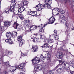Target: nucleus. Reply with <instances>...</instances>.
<instances>
[{
  "mask_svg": "<svg viewBox=\"0 0 74 74\" xmlns=\"http://www.w3.org/2000/svg\"><path fill=\"white\" fill-rule=\"evenodd\" d=\"M62 70V68L58 69L56 71V74H60V73H61V71Z\"/></svg>",
  "mask_w": 74,
  "mask_h": 74,
  "instance_id": "b1692460",
  "label": "nucleus"
},
{
  "mask_svg": "<svg viewBox=\"0 0 74 74\" xmlns=\"http://www.w3.org/2000/svg\"><path fill=\"white\" fill-rule=\"evenodd\" d=\"M49 42H51V43H53V40L52 39L49 38L48 40Z\"/></svg>",
  "mask_w": 74,
  "mask_h": 74,
  "instance_id": "2f4dec72",
  "label": "nucleus"
},
{
  "mask_svg": "<svg viewBox=\"0 0 74 74\" xmlns=\"http://www.w3.org/2000/svg\"><path fill=\"white\" fill-rule=\"evenodd\" d=\"M25 63H22L17 66V68L22 70L23 71H25V68H24Z\"/></svg>",
  "mask_w": 74,
  "mask_h": 74,
  "instance_id": "20e7f679",
  "label": "nucleus"
},
{
  "mask_svg": "<svg viewBox=\"0 0 74 74\" xmlns=\"http://www.w3.org/2000/svg\"><path fill=\"white\" fill-rule=\"evenodd\" d=\"M51 35H49V37H51Z\"/></svg>",
  "mask_w": 74,
  "mask_h": 74,
  "instance_id": "bf43d9fd",
  "label": "nucleus"
},
{
  "mask_svg": "<svg viewBox=\"0 0 74 74\" xmlns=\"http://www.w3.org/2000/svg\"><path fill=\"white\" fill-rule=\"evenodd\" d=\"M72 30H74V27H73L72 29Z\"/></svg>",
  "mask_w": 74,
  "mask_h": 74,
  "instance_id": "864d4df0",
  "label": "nucleus"
},
{
  "mask_svg": "<svg viewBox=\"0 0 74 74\" xmlns=\"http://www.w3.org/2000/svg\"><path fill=\"white\" fill-rule=\"evenodd\" d=\"M49 45L47 43H45L43 46H42V48H49Z\"/></svg>",
  "mask_w": 74,
  "mask_h": 74,
  "instance_id": "412c9836",
  "label": "nucleus"
},
{
  "mask_svg": "<svg viewBox=\"0 0 74 74\" xmlns=\"http://www.w3.org/2000/svg\"><path fill=\"white\" fill-rule=\"evenodd\" d=\"M60 64H61V65H62V64H63V63L62 62V61L60 60L59 61Z\"/></svg>",
  "mask_w": 74,
  "mask_h": 74,
  "instance_id": "09e8293b",
  "label": "nucleus"
},
{
  "mask_svg": "<svg viewBox=\"0 0 74 74\" xmlns=\"http://www.w3.org/2000/svg\"><path fill=\"white\" fill-rule=\"evenodd\" d=\"M3 20V17L2 16H0V22H2Z\"/></svg>",
  "mask_w": 74,
  "mask_h": 74,
  "instance_id": "37998d69",
  "label": "nucleus"
},
{
  "mask_svg": "<svg viewBox=\"0 0 74 74\" xmlns=\"http://www.w3.org/2000/svg\"><path fill=\"white\" fill-rule=\"evenodd\" d=\"M37 27H38V26H36L34 25H32L30 26V28L32 29V30H33L36 29Z\"/></svg>",
  "mask_w": 74,
  "mask_h": 74,
  "instance_id": "4be33fe9",
  "label": "nucleus"
},
{
  "mask_svg": "<svg viewBox=\"0 0 74 74\" xmlns=\"http://www.w3.org/2000/svg\"><path fill=\"white\" fill-rule=\"evenodd\" d=\"M11 25V22L5 21L4 22V25L1 26V24L0 23V32L1 33L3 32V31L4 29L6 30L8 26H10Z\"/></svg>",
  "mask_w": 74,
  "mask_h": 74,
  "instance_id": "f03ea898",
  "label": "nucleus"
},
{
  "mask_svg": "<svg viewBox=\"0 0 74 74\" xmlns=\"http://www.w3.org/2000/svg\"><path fill=\"white\" fill-rule=\"evenodd\" d=\"M50 4H48L47 8L48 9H50V8H52V7L51 6V5H50Z\"/></svg>",
  "mask_w": 74,
  "mask_h": 74,
  "instance_id": "79ce46f5",
  "label": "nucleus"
},
{
  "mask_svg": "<svg viewBox=\"0 0 74 74\" xmlns=\"http://www.w3.org/2000/svg\"><path fill=\"white\" fill-rule=\"evenodd\" d=\"M22 56H26V53H23L21 54Z\"/></svg>",
  "mask_w": 74,
  "mask_h": 74,
  "instance_id": "a19ab883",
  "label": "nucleus"
},
{
  "mask_svg": "<svg viewBox=\"0 0 74 74\" xmlns=\"http://www.w3.org/2000/svg\"><path fill=\"white\" fill-rule=\"evenodd\" d=\"M4 74H7V71H3Z\"/></svg>",
  "mask_w": 74,
  "mask_h": 74,
  "instance_id": "3c124183",
  "label": "nucleus"
},
{
  "mask_svg": "<svg viewBox=\"0 0 74 74\" xmlns=\"http://www.w3.org/2000/svg\"><path fill=\"white\" fill-rule=\"evenodd\" d=\"M29 13L30 14H29V15H32V16H36V15H37V12L36 11L33 12L32 11H30L29 12Z\"/></svg>",
  "mask_w": 74,
  "mask_h": 74,
  "instance_id": "2eb2a0df",
  "label": "nucleus"
},
{
  "mask_svg": "<svg viewBox=\"0 0 74 74\" xmlns=\"http://www.w3.org/2000/svg\"><path fill=\"white\" fill-rule=\"evenodd\" d=\"M6 36L8 38V39L10 40H11V36H12V34L10 32H7L6 33Z\"/></svg>",
  "mask_w": 74,
  "mask_h": 74,
  "instance_id": "4468645a",
  "label": "nucleus"
},
{
  "mask_svg": "<svg viewBox=\"0 0 74 74\" xmlns=\"http://www.w3.org/2000/svg\"><path fill=\"white\" fill-rule=\"evenodd\" d=\"M4 53H5V52H6L5 51H4Z\"/></svg>",
  "mask_w": 74,
  "mask_h": 74,
  "instance_id": "13d9d810",
  "label": "nucleus"
},
{
  "mask_svg": "<svg viewBox=\"0 0 74 74\" xmlns=\"http://www.w3.org/2000/svg\"><path fill=\"white\" fill-rule=\"evenodd\" d=\"M57 35V31L56 30H54V34L53 36H55V35Z\"/></svg>",
  "mask_w": 74,
  "mask_h": 74,
  "instance_id": "4c0bfd02",
  "label": "nucleus"
},
{
  "mask_svg": "<svg viewBox=\"0 0 74 74\" xmlns=\"http://www.w3.org/2000/svg\"><path fill=\"white\" fill-rule=\"evenodd\" d=\"M56 13H57V14H56V15H59V14H64L65 12L64 11V10L61 9H59L58 8H57L56 9ZM59 12H60V13H59Z\"/></svg>",
  "mask_w": 74,
  "mask_h": 74,
  "instance_id": "423d86ee",
  "label": "nucleus"
},
{
  "mask_svg": "<svg viewBox=\"0 0 74 74\" xmlns=\"http://www.w3.org/2000/svg\"><path fill=\"white\" fill-rule=\"evenodd\" d=\"M70 73L72 74H74V71H71Z\"/></svg>",
  "mask_w": 74,
  "mask_h": 74,
  "instance_id": "8fccbe9b",
  "label": "nucleus"
},
{
  "mask_svg": "<svg viewBox=\"0 0 74 74\" xmlns=\"http://www.w3.org/2000/svg\"><path fill=\"white\" fill-rule=\"evenodd\" d=\"M18 26H19V25L18 23H17L16 22H14L13 27L15 29H17V27H18Z\"/></svg>",
  "mask_w": 74,
  "mask_h": 74,
  "instance_id": "a211bd4d",
  "label": "nucleus"
},
{
  "mask_svg": "<svg viewBox=\"0 0 74 74\" xmlns=\"http://www.w3.org/2000/svg\"><path fill=\"white\" fill-rule=\"evenodd\" d=\"M11 34L12 37L13 38H14L15 37L17 36V34H18L17 33V32H15V31H13L12 32V33Z\"/></svg>",
  "mask_w": 74,
  "mask_h": 74,
  "instance_id": "6ab92c4d",
  "label": "nucleus"
},
{
  "mask_svg": "<svg viewBox=\"0 0 74 74\" xmlns=\"http://www.w3.org/2000/svg\"><path fill=\"white\" fill-rule=\"evenodd\" d=\"M40 59H42L43 60H44L45 59V58H44V57H43V56H40Z\"/></svg>",
  "mask_w": 74,
  "mask_h": 74,
  "instance_id": "c03bdc74",
  "label": "nucleus"
},
{
  "mask_svg": "<svg viewBox=\"0 0 74 74\" xmlns=\"http://www.w3.org/2000/svg\"><path fill=\"white\" fill-rule=\"evenodd\" d=\"M59 15L60 16V17L61 18H64L65 16L61 14V15H60V14H59Z\"/></svg>",
  "mask_w": 74,
  "mask_h": 74,
  "instance_id": "e433bc0d",
  "label": "nucleus"
},
{
  "mask_svg": "<svg viewBox=\"0 0 74 74\" xmlns=\"http://www.w3.org/2000/svg\"><path fill=\"white\" fill-rule=\"evenodd\" d=\"M46 3L45 4H44V5H43V7L44 8H48V4L47 2H46Z\"/></svg>",
  "mask_w": 74,
  "mask_h": 74,
  "instance_id": "c85d7f7f",
  "label": "nucleus"
},
{
  "mask_svg": "<svg viewBox=\"0 0 74 74\" xmlns=\"http://www.w3.org/2000/svg\"><path fill=\"white\" fill-rule=\"evenodd\" d=\"M45 3H47L48 4H52V0H45Z\"/></svg>",
  "mask_w": 74,
  "mask_h": 74,
  "instance_id": "393cba45",
  "label": "nucleus"
},
{
  "mask_svg": "<svg viewBox=\"0 0 74 74\" xmlns=\"http://www.w3.org/2000/svg\"><path fill=\"white\" fill-rule=\"evenodd\" d=\"M52 18V17H51L49 19V22L50 23L48 22V23H47L45 25H48V24H52L54 22V21H55V19L54 17L53 18V19L51 20H50V19H51Z\"/></svg>",
  "mask_w": 74,
  "mask_h": 74,
  "instance_id": "9b49d317",
  "label": "nucleus"
},
{
  "mask_svg": "<svg viewBox=\"0 0 74 74\" xmlns=\"http://www.w3.org/2000/svg\"><path fill=\"white\" fill-rule=\"evenodd\" d=\"M22 36H18L17 37V40L18 41L20 42V45H23V44L25 43V40H22Z\"/></svg>",
  "mask_w": 74,
  "mask_h": 74,
  "instance_id": "0eeeda50",
  "label": "nucleus"
},
{
  "mask_svg": "<svg viewBox=\"0 0 74 74\" xmlns=\"http://www.w3.org/2000/svg\"><path fill=\"white\" fill-rule=\"evenodd\" d=\"M44 74V72H43Z\"/></svg>",
  "mask_w": 74,
  "mask_h": 74,
  "instance_id": "e2e57ef3",
  "label": "nucleus"
},
{
  "mask_svg": "<svg viewBox=\"0 0 74 74\" xmlns=\"http://www.w3.org/2000/svg\"><path fill=\"white\" fill-rule=\"evenodd\" d=\"M19 13H20V12H19V11H17L15 13L16 15H17V14H19Z\"/></svg>",
  "mask_w": 74,
  "mask_h": 74,
  "instance_id": "49530a36",
  "label": "nucleus"
},
{
  "mask_svg": "<svg viewBox=\"0 0 74 74\" xmlns=\"http://www.w3.org/2000/svg\"><path fill=\"white\" fill-rule=\"evenodd\" d=\"M16 68L15 67H12L10 69V71L11 73L12 72H14L15 70H16Z\"/></svg>",
  "mask_w": 74,
  "mask_h": 74,
  "instance_id": "f3484780",
  "label": "nucleus"
},
{
  "mask_svg": "<svg viewBox=\"0 0 74 74\" xmlns=\"http://www.w3.org/2000/svg\"><path fill=\"white\" fill-rule=\"evenodd\" d=\"M68 26V24H66V27H67Z\"/></svg>",
  "mask_w": 74,
  "mask_h": 74,
  "instance_id": "5fc2aeb1",
  "label": "nucleus"
},
{
  "mask_svg": "<svg viewBox=\"0 0 74 74\" xmlns=\"http://www.w3.org/2000/svg\"><path fill=\"white\" fill-rule=\"evenodd\" d=\"M63 53H61L59 54L58 55H57V58L59 59H62V58L63 56Z\"/></svg>",
  "mask_w": 74,
  "mask_h": 74,
  "instance_id": "ddd939ff",
  "label": "nucleus"
},
{
  "mask_svg": "<svg viewBox=\"0 0 74 74\" xmlns=\"http://www.w3.org/2000/svg\"><path fill=\"white\" fill-rule=\"evenodd\" d=\"M56 25V24H55V25Z\"/></svg>",
  "mask_w": 74,
  "mask_h": 74,
  "instance_id": "0e129e2a",
  "label": "nucleus"
},
{
  "mask_svg": "<svg viewBox=\"0 0 74 74\" xmlns=\"http://www.w3.org/2000/svg\"><path fill=\"white\" fill-rule=\"evenodd\" d=\"M15 7L14 6H12L10 7V9L6 8L4 10V12H5L6 14H8L9 13L8 11L9 10L11 12H15Z\"/></svg>",
  "mask_w": 74,
  "mask_h": 74,
  "instance_id": "7ed1b4c3",
  "label": "nucleus"
},
{
  "mask_svg": "<svg viewBox=\"0 0 74 74\" xmlns=\"http://www.w3.org/2000/svg\"><path fill=\"white\" fill-rule=\"evenodd\" d=\"M73 0H72V1H73Z\"/></svg>",
  "mask_w": 74,
  "mask_h": 74,
  "instance_id": "69168bd1",
  "label": "nucleus"
},
{
  "mask_svg": "<svg viewBox=\"0 0 74 74\" xmlns=\"http://www.w3.org/2000/svg\"><path fill=\"white\" fill-rule=\"evenodd\" d=\"M62 65L61 64H58L56 67L54 69V70H56V69L58 68V67H59L60 66H61Z\"/></svg>",
  "mask_w": 74,
  "mask_h": 74,
  "instance_id": "c9c22d12",
  "label": "nucleus"
},
{
  "mask_svg": "<svg viewBox=\"0 0 74 74\" xmlns=\"http://www.w3.org/2000/svg\"><path fill=\"white\" fill-rule=\"evenodd\" d=\"M6 52L7 53V55L9 54L10 55H11L12 53V51H6Z\"/></svg>",
  "mask_w": 74,
  "mask_h": 74,
  "instance_id": "72a5a7b5",
  "label": "nucleus"
},
{
  "mask_svg": "<svg viewBox=\"0 0 74 74\" xmlns=\"http://www.w3.org/2000/svg\"><path fill=\"white\" fill-rule=\"evenodd\" d=\"M13 3H14L13 5L14 6H15L16 5V1L15 0H14V1L13 2Z\"/></svg>",
  "mask_w": 74,
  "mask_h": 74,
  "instance_id": "a18cd8bd",
  "label": "nucleus"
},
{
  "mask_svg": "<svg viewBox=\"0 0 74 74\" xmlns=\"http://www.w3.org/2000/svg\"><path fill=\"white\" fill-rule=\"evenodd\" d=\"M69 65H70L71 66H72L73 65H74V61H70L69 63L68 64Z\"/></svg>",
  "mask_w": 74,
  "mask_h": 74,
  "instance_id": "c756f323",
  "label": "nucleus"
},
{
  "mask_svg": "<svg viewBox=\"0 0 74 74\" xmlns=\"http://www.w3.org/2000/svg\"><path fill=\"white\" fill-rule=\"evenodd\" d=\"M24 10H25V8L24 7H20V8L19 9L18 11H19L20 13H21Z\"/></svg>",
  "mask_w": 74,
  "mask_h": 74,
  "instance_id": "5701e85b",
  "label": "nucleus"
},
{
  "mask_svg": "<svg viewBox=\"0 0 74 74\" xmlns=\"http://www.w3.org/2000/svg\"><path fill=\"white\" fill-rule=\"evenodd\" d=\"M4 64H5V66H6V67H10V65L8 64V62L4 63Z\"/></svg>",
  "mask_w": 74,
  "mask_h": 74,
  "instance_id": "7c9ffc66",
  "label": "nucleus"
},
{
  "mask_svg": "<svg viewBox=\"0 0 74 74\" xmlns=\"http://www.w3.org/2000/svg\"><path fill=\"white\" fill-rule=\"evenodd\" d=\"M32 30V28H31V29H29V30L30 31H31V30Z\"/></svg>",
  "mask_w": 74,
  "mask_h": 74,
  "instance_id": "6e6d98bb",
  "label": "nucleus"
},
{
  "mask_svg": "<svg viewBox=\"0 0 74 74\" xmlns=\"http://www.w3.org/2000/svg\"><path fill=\"white\" fill-rule=\"evenodd\" d=\"M68 32H67V33Z\"/></svg>",
  "mask_w": 74,
  "mask_h": 74,
  "instance_id": "338daca9",
  "label": "nucleus"
},
{
  "mask_svg": "<svg viewBox=\"0 0 74 74\" xmlns=\"http://www.w3.org/2000/svg\"><path fill=\"white\" fill-rule=\"evenodd\" d=\"M42 7H43V5L42 4H39L36 7V10H38V11H40L42 10Z\"/></svg>",
  "mask_w": 74,
  "mask_h": 74,
  "instance_id": "6e6552de",
  "label": "nucleus"
},
{
  "mask_svg": "<svg viewBox=\"0 0 74 74\" xmlns=\"http://www.w3.org/2000/svg\"><path fill=\"white\" fill-rule=\"evenodd\" d=\"M53 10H52V12H53V13H52V14H53Z\"/></svg>",
  "mask_w": 74,
  "mask_h": 74,
  "instance_id": "4d7b16f0",
  "label": "nucleus"
},
{
  "mask_svg": "<svg viewBox=\"0 0 74 74\" xmlns=\"http://www.w3.org/2000/svg\"><path fill=\"white\" fill-rule=\"evenodd\" d=\"M0 4H1V3H0V7H0Z\"/></svg>",
  "mask_w": 74,
  "mask_h": 74,
  "instance_id": "052dcab7",
  "label": "nucleus"
},
{
  "mask_svg": "<svg viewBox=\"0 0 74 74\" xmlns=\"http://www.w3.org/2000/svg\"><path fill=\"white\" fill-rule=\"evenodd\" d=\"M38 47L37 46H33L32 48V51L34 52H36L37 51Z\"/></svg>",
  "mask_w": 74,
  "mask_h": 74,
  "instance_id": "9d476101",
  "label": "nucleus"
},
{
  "mask_svg": "<svg viewBox=\"0 0 74 74\" xmlns=\"http://www.w3.org/2000/svg\"><path fill=\"white\" fill-rule=\"evenodd\" d=\"M48 53L47 54V58L50 59V58H51V52L50 51H47Z\"/></svg>",
  "mask_w": 74,
  "mask_h": 74,
  "instance_id": "bb28decb",
  "label": "nucleus"
},
{
  "mask_svg": "<svg viewBox=\"0 0 74 74\" xmlns=\"http://www.w3.org/2000/svg\"><path fill=\"white\" fill-rule=\"evenodd\" d=\"M5 42L6 43H9L10 45L12 44V41L11 40H10L8 39L5 40Z\"/></svg>",
  "mask_w": 74,
  "mask_h": 74,
  "instance_id": "aec40b11",
  "label": "nucleus"
},
{
  "mask_svg": "<svg viewBox=\"0 0 74 74\" xmlns=\"http://www.w3.org/2000/svg\"><path fill=\"white\" fill-rule=\"evenodd\" d=\"M45 26H46V25H45L42 26V24H41V25H39L38 26V27H40L41 28L39 30L40 32H44V29H43V28L44 27H45Z\"/></svg>",
  "mask_w": 74,
  "mask_h": 74,
  "instance_id": "f8f14e48",
  "label": "nucleus"
},
{
  "mask_svg": "<svg viewBox=\"0 0 74 74\" xmlns=\"http://www.w3.org/2000/svg\"><path fill=\"white\" fill-rule=\"evenodd\" d=\"M53 71L52 70H50L48 72V73L50 74H53Z\"/></svg>",
  "mask_w": 74,
  "mask_h": 74,
  "instance_id": "ea45409f",
  "label": "nucleus"
},
{
  "mask_svg": "<svg viewBox=\"0 0 74 74\" xmlns=\"http://www.w3.org/2000/svg\"><path fill=\"white\" fill-rule=\"evenodd\" d=\"M22 3L24 6H27V5L29 4V2L26 0H23Z\"/></svg>",
  "mask_w": 74,
  "mask_h": 74,
  "instance_id": "dca6fc26",
  "label": "nucleus"
},
{
  "mask_svg": "<svg viewBox=\"0 0 74 74\" xmlns=\"http://www.w3.org/2000/svg\"><path fill=\"white\" fill-rule=\"evenodd\" d=\"M30 23V21L29 19H25L24 20V25H26V26L28 27L29 26V24Z\"/></svg>",
  "mask_w": 74,
  "mask_h": 74,
  "instance_id": "1a4fd4ad",
  "label": "nucleus"
},
{
  "mask_svg": "<svg viewBox=\"0 0 74 74\" xmlns=\"http://www.w3.org/2000/svg\"><path fill=\"white\" fill-rule=\"evenodd\" d=\"M55 36V39L56 40H58L59 39V38L58 37V35H54Z\"/></svg>",
  "mask_w": 74,
  "mask_h": 74,
  "instance_id": "f704fd0d",
  "label": "nucleus"
},
{
  "mask_svg": "<svg viewBox=\"0 0 74 74\" xmlns=\"http://www.w3.org/2000/svg\"><path fill=\"white\" fill-rule=\"evenodd\" d=\"M40 61V59L37 57H35L34 59L32 60V64L35 67V70H36V69H38L39 70H42V67H41L42 65L40 64H37V63H38Z\"/></svg>",
  "mask_w": 74,
  "mask_h": 74,
  "instance_id": "f257e3e1",
  "label": "nucleus"
},
{
  "mask_svg": "<svg viewBox=\"0 0 74 74\" xmlns=\"http://www.w3.org/2000/svg\"><path fill=\"white\" fill-rule=\"evenodd\" d=\"M62 21L63 22V23H64V24H65L66 25V23H67V21L65 20H62Z\"/></svg>",
  "mask_w": 74,
  "mask_h": 74,
  "instance_id": "58836bf2",
  "label": "nucleus"
},
{
  "mask_svg": "<svg viewBox=\"0 0 74 74\" xmlns=\"http://www.w3.org/2000/svg\"><path fill=\"white\" fill-rule=\"evenodd\" d=\"M63 67H64L63 68V71H67L70 69L69 68V64L67 63L64 64L63 65Z\"/></svg>",
  "mask_w": 74,
  "mask_h": 74,
  "instance_id": "39448f33",
  "label": "nucleus"
},
{
  "mask_svg": "<svg viewBox=\"0 0 74 74\" xmlns=\"http://www.w3.org/2000/svg\"><path fill=\"white\" fill-rule=\"evenodd\" d=\"M40 38L42 39H45V36L44 35H42L40 36Z\"/></svg>",
  "mask_w": 74,
  "mask_h": 74,
  "instance_id": "473e14b6",
  "label": "nucleus"
},
{
  "mask_svg": "<svg viewBox=\"0 0 74 74\" xmlns=\"http://www.w3.org/2000/svg\"><path fill=\"white\" fill-rule=\"evenodd\" d=\"M38 40H39V38L37 37H36L34 38V40H33V41L34 42L35 41H38Z\"/></svg>",
  "mask_w": 74,
  "mask_h": 74,
  "instance_id": "a878e982",
  "label": "nucleus"
},
{
  "mask_svg": "<svg viewBox=\"0 0 74 74\" xmlns=\"http://www.w3.org/2000/svg\"><path fill=\"white\" fill-rule=\"evenodd\" d=\"M34 34V35H35V36H38V34Z\"/></svg>",
  "mask_w": 74,
  "mask_h": 74,
  "instance_id": "603ef678",
  "label": "nucleus"
},
{
  "mask_svg": "<svg viewBox=\"0 0 74 74\" xmlns=\"http://www.w3.org/2000/svg\"><path fill=\"white\" fill-rule=\"evenodd\" d=\"M64 1L65 2V3H66L67 2H70V0H64Z\"/></svg>",
  "mask_w": 74,
  "mask_h": 74,
  "instance_id": "de8ad7c7",
  "label": "nucleus"
},
{
  "mask_svg": "<svg viewBox=\"0 0 74 74\" xmlns=\"http://www.w3.org/2000/svg\"><path fill=\"white\" fill-rule=\"evenodd\" d=\"M18 16L20 18V19H22V20L23 19V18H24V17L23 16V14H18Z\"/></svg>",
  "mask_w": 74,
  "mask_h": 74,
  "instance_id": "cd10ccee",
  "label": "nucleus"
},
{
  "mask_svg": "<svg viewBox=\"0 0 74 74\" xmlns=\"http://www.w3.org/2000/svg\"><path fill=\"white\" fill-rule=\"evenodd\" d=\"M54 11H55V10H54Z\"/></svg>",
  "mask_w": 74,
  "mask_h": 74,
  "instance_id": "680f3d73",
  "label": "nucleus"
}]
</instances>
